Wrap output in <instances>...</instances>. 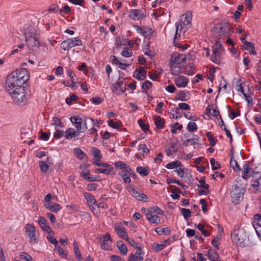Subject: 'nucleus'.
Returning <instances> with one entry per match:
<instances>
[{
    "instance_id": "obj_1",
    "label": "nucleus",
    "mask_w": 261,
    "mask_h": 261,
    "mask_svg": "<svg viewBox=\"0 0 261 261\" xmlns=\"http://www.w3.org/2000/svg\"><path fill=\"white\" fill-rule=\"evenodd\" d=\"M30 73L26 69H16L7 76L5 84L6 90H12L15 86H22L28 81Z\"/></svg>"
},
{
    "instance_id": "obj_2",
    "label": "nucleus",
    "mask_w": 261,
    "mask_h": 261,
    "mask_svg": "<svg viewBox=\"0 0 261 261\" xmlns=\"http://www.w3.org/2000/svg\"><path fill=\"white\" fill-rule=\"evenodd\" d=\"M233 32L232 24L229 22L225 21L215 24L211 30L212 36L217 40L228 37Z\"/></svg>"
},
{
    "instance_id": "obj_3",
    "label": "nucleus",
    "mask_w": 261,
    "mask_h": 261,
    "mask_svg": "<svg viewBox=\"0 0 261 261\" xmlns=\"http://www.w3.org/2000/svg\"><path fill=\"white\" fill-rule=\"evenodd\" d=\"M8 91L16 104L24 105L25 103L27 97L24 86H15L12 90Z\"/></svg>"
},
{
    "instance_id": "obj_4",
    "label": "nucleus",
    "mask_w": 261,
    "mask_h": 261,
    "mask_svg": "<svg viewBox=\"0 0 261 261\" xmlns=\"http://www.w3.org/2000/svg\"><path fill=\"white\" fill-rule=\"evenodd\" d=\"M236 182L239 184V180L236 179ZM245 190L239 184L232 185L230 191L231 201L234 204H239L243 199Z\"/></svg>"
},
{
    "instance_id": "obj_5",
    "label": "nucleus",
    "mask_w": 261,
    "mask_h": 261,
    "mask_svg": "<svg viewBox=\"0 0 261 261\" xmlns=\"http://www.w3.org/2000/svg\"><path fill=\"white\" fill-rule=\"evenodd\" d=\"M224 51L223 45L219 41H216L212 46V56L211 61L214 63L220 65L222 61V54Z\"/></svg>"
},
{
    "instance_id": "obj_6",
    "label": "nucleus",
    "mask_w": 261,
    "mask_h": 261,
    "mask_svg": "<svg viewBox=\"0 0 261 261\" xmlns=\"http://www.w3.org/2000/svg\"><path fill=\"white\" fill-rule=\"evenodd\" d=\"M25 230L30 239V242L37 244L39 241V233L36 230L35 226L33 224L28 223L25 226Z\"/></svg>"
},
{
    "instance_id": "obj_7",
    "label": "nucleus",
    "mask_w": 261,
    "mask_h": 261,
    "mask_svg": "<svg viewBox=\"0 0 261 261\" xmlns=\"http://www.w3.org/2000/svg\"><path fill=\"white\" fill-rule=\"evenodd\" d=\"M246 236L243 237L242 234L240 232L234 231L231 234V239L232 242L235 243L238 246L241 247H245L248 244L246 242Z\"/></svg>"
},
{
    "instance_id": "obj_8",
    "label": "nucleus",
    "mask_w": 261,
    "mask_h": 261,
    "mask_svg": "<svg viewBox=\"0 0 261 261\" xmlns=\"http://www.w3.org/2000/svg\"><path fill=\"white\" fill-rule=\"evenodd\" d=\"M251 186L254 192H261V172H256L255 175H253Z\"/></svg>"
},
{
    "instance_id": "obj_9",
    "label": "nucleus",
    "mask_w": 261,
    "mask_h": 261,
    "mask_svg": "<svg viewBox=\"0 0 261 261\" xmlns=\"http://www.w3.org/2000/svg\"><path fill=\"white\" fill-rule=\"evenodd\" d=\"M25 42L29 49L32 50L38 48L40 45L39 36H35L34 37L27 39Z\"/></svg>"
},
{
    "instance_id": "obj_10",
    "label": "nucleus",
    "mask_w": 261,
    "mask_h": 261,
    "mask_svg": "<svg viewBox=\"0 0 261 261\" xmlns=\"http://www.w3.org/2000/svg\"><path fill=\"white\" fill-rule=\"evenodd\" d=\"M127 190L133 197L138 199L139 200H142L143 199L147 200L148 199L146 195L136 190L133 186L128 185Z\"/></svg>"
},
{
    "instance_id": "obj_11",
    "label": "nucleus",
    "mask_w": 261,
    "mask_h": 261,
    "mask_svg": "<svg viewBox=\"0 0 261 261\" xmlns=\"http://www.w3.org/2000/svg\"><path fill=\"white\" fill-rule=\"evenodd\" d=\"M256 173L249 164L246 163L243 165L242 176L243 179L247 180L252 176L253 177V175H255Z\"/></svg>"
},
{
    "instance_id": "obj_12",
    "label": "nucleus",
    "mask_w": 261,
    "mask_h": 261,
    "mask_svg": "<svg viewBox=\"0 0 261 261\" xmlns=\"http://www.w3.org/2000/svg\"><path fill=\"white\" fill-rule=\"evenodd\" d=\"M123 81L119 78L118 81L113 86L112 90L113 92H115L116 94H121L123 93L126 90L125 84L123 87Z\"/></svg>"
},
{
    "instance_id": "obj_13",
    "label": "nucleus",
    "mask_w": 261,
    "mask_h": 261,
    "mask_svg": "<svg viewBox=\"0 0 261 261\" xmlns=\"http://www.w3.org/2000/svg\"><path fill=\"white\" fill-rule=\"evenodd\" d=\"M186 61V57L182 54H173L172 55L170 63L175 65H180Z\"/></svg>"
},
{
    "instance_id": "obj_14",
    "label": "nucleus",
    "mask_w": 261,
    "mask_h": 261,
    "mask_svg": "<svg viewBox=\"0 0 261 261\" xmlns=\"http://www.w3.org/2000/svg\"><path fill=\"white\" fill-rule=\"evenodd\" d=\"M38 223L39 224L41 228L49 234H54V231L47 224V221L44 217L39 216L38 218Z\"/></svg>"
},
{
    "instance_id": "obj_15",
    "label": "nucleus",
    "mask_w": 261,
    "mask_h": 261,
    "mask_svg": "<svg viewBox=\"0 0 261 261\" xmlns=\"http://www.w3.org/2000/svg\"><path fill=\"white\" fill-rule=\"evenodd\" d=\"M70 120L72 123L75 124L76 130L81 132L82 119L79 116H73L70 118Z\"/></svg>"
},
{
    "instance_id": "obj_16",
    "label": "nucleus",
    "mask_w": 261,
    "mask_h": 261,
    "mask_svg": "<svg viewBox=\"0 0 261 261\" xmlns=\"http://www.w3.org/2000/svg\"><path fill=\"white\" fill-rule=\"evenodd\" d=\"M25 39L34 37L35 36H39L36 30L32 26L28 27L24 32Z\"/></svg>"
},
{
    "instance_id": "obj_17",
    "label": "nucleus",
    "mask_w": 261,
    "mask_h": 261,
    "mask_svg": "<svg viewBox=\"0 0 261 261\" xmlns=\"http://www.w3.org/2000/svg\"><path fill=\"white\" fill-rule=\"evenodd\" d=\"M188 79L182 75H179L175 80V83L178 87H185L188 84Z\"/></svg>"
},
{
    "instance_id": "obj_18",
    "label": "nucleus",
    "mask_w": 261,
    "mask_h": 261,
    "mask_svg": "<svg viewBox=\"0 0 261 261\" xmlns=\"http://www.w3.org/2000/svg\"><path fill=\"white\" fill-rule=\"evenodd\" d=\"M146 15V10L144 8H141L140 9L130 10L129 11L128 16H145Z\"/></svg>"
},
{
    "instance_id": "obj_19",
    "label": "nucleus",
    "mask_w": 261,
    "mask_h": 261,
    "mask_svg": "<svg viewBox=\"0 0 261 261\" xmlns=\"http://www.w3.org/2000/svg\"><path fill=\"white\" fill-rule=\"evenodd\" d=\"M90 170H88L86 172L84 171L80 173V175L83 177L85 180L89 181H100V180L97 179L96 177H93V176L90 175Z\"/></svg>"
},
{
    "instance_id": "obj_20",
    "label": "nucleus",
    "mask_w": 261,
    "mask_h": 261,
    "mask_svg": "<svg viewBox=\"0 0 261 261\" xmlns=\"http://www.w3.org/2000/svg\"><path fill=\"white\" fill-rule=\"evenodd\" d=\"M45 207L51 212L57 213L61 210V206L59 204L53 202L51 205L49 203L45 204Z\"/></svg>"
},
{
    "instance_id": "obj_21",
    "label": "nucleus",
    "mask_w": 261,
    "mask_h": 261,
    "mask_svg": "<svg viewBox=\"0 0 261 261\" xmlns=\"http://www.w3.org/2000/svg\"><path fill=\"white\" fill-rule=\"evenodd\" d=\"M115 229L118 235L123 239H128L127 233L124 227L116 226Z\"/></svg>"
},
{
    "instance_id": "obj_22",
    "label": "nucleus",
    "mask_w": 261,
    "mask_h": 261,
    "mask_svg": "<svg viewBox=\"0 0 261 261\" xmlns=\"http://www.w3.org/2000/svg\"><path fill=\"white\" fill-rule=\"evenodd\" d=\"M169 66L171 69V73L173 75H177L181 73V69L182 67L181 65L169 63Z\"/></svg>"
},
{
    "instance_id": "obj_23",
    "label": "nucleus",
    "mask_w": 261,
    "mask_h": 261,
    "mask_svg": "<svg viewBox=\"0 0 261 261\" xmlns=\"http://www.w3.org/2000/svg\"><path fill=\"white\" fill-rule=\"evenodd\" d=\"M155 124L157 129H163L165 127V120L160 116L155 117Z\"/></svg>"
},
{
    "instance_id": "obj_24",
    "label": "nucleus",
    "mask_w": 261,
    "mask_h": 261,
    "mask_svg": "<svg viewBox=\"0 0 261 261\" xmlns=\"http://www.w3.org/2000/svg\"><path fill=\"white\" fill-rule=\"evenodd\" d=\"M73 250L76 258L79 261L83 260L84 258L81 254L77 242L74 241L73 242Z\"/></svg>"
},
{
    "instance_id": "obj_25",
    "label": "nucleus",
    "mask_w": 261,
    "mask_h": 261,
    "mask_svg": "<svg viewBox=\"0 0 261 261\" xmlns=\"http://www.w3.org/2000/svg\"><path fill=\"white\" fill-rule=\"evenodd\" d=\"M116 246L122 255H125L126 254L127 252V248L123 241H118L117 242Z\"/></svg>"
},
{
    "instance_id": "obj_26",
    "label": "nucleus",
    "mask_w": 261,
    "mask_h": 261,
    "mask_svg": "<svg viewBox=\"0 0 261 261\" xmlns=\"http://www.w3.org/2000/svg\"><path fill=\"white\" fill-rule=\"evenodd\" d=\"M208 258L211 261L219 258L218 253L215 250L209 249L207 251Z\"/></svg>"
},
{
    "instance_id": "obj_27",
    "label": "nucleus",
    "mask_w": 261,
    "mask_h": 261,
    "mask_svg": "<svg viewBox=\"0 0 261 261\" xmlns=\"http://www.w3.org/2000/svg\"><path fill=\"white\" fill-rule=\"evenodd\" d=\"M137 80H143L146 77V70L145 69V68L140 67L138 70V73L136 75V76H134Z\"/></svg>"
},
{
    "instance_id": "obj_28",
    "label": "nucleus",
    "mask_w": 261,
    "mask_h": 261,
    "mask_svg": "<svg viewBox=\"0 0 261 261\" xmlns=\"http://www.w3.org/2000/svg\"><path fill=\"white\" fill-rule=\"evenodd\" d=\"M74 153L76 157L80 160H84L85 158L88 159L86 154L80 148H75L73 149Z\"/></svg>"
},
{
    "instance_id": "obj_29",
    "label": "nucleus",
    "mask_w": 261,
    "mask_h": 261,
    "mask_svg": "<svg viewBox=\"0 0 261 261\" xmlns=\"http://www.w3.org/2000/svg\"><path fill=\"white\" fill-rule=\"evenodd\" d=\"M68 40H69V46L70 48L76 46H81L82 44V41L79 37L70 38L68 39Z\"/></svg>"
},
{
    "instance_id": "obj_30",
    "label": "nucleus",
    "mask_w": 261,
    "mask_h": 261,
    "mask_svg": "<svg viewBox=\"0 0 261 261\" xmlns=\"http://www.w3.org/2000/svg\"><path fill=\"white\" fill-rule=\"evenodd\" d=\"M84 195L87 199L88 204H95L97 203V201L94 198V197L90 193L85 192Z\"/></svg>"
},
{
    "instance_id": "obj_31",
    "label": "nucleus",
    "mask_w": 261,
    "mask_h": 261,
    "mask_svg": "<svg viewBox=\"0 0 261 261\" xmlns=\"http://www.w3.org/2000/svg\"><path fill=\"white\" fill-rule=\"evenodd\" d=\"M64 133V137L66 139H71L75 137L74 129L72 128H67Z\"/></svg>"
},
{
    "instance_id": "obj_32",
    "label": "nucleus",
    "mask_w": 261,
    "mask_h": 261,
    "mask_svg": "<svg viewBox=\"0 0 261 261\" xmlns=\"http://www.w3.org/2000/svg\"><path fill=\"white\" fill-rule=\"evenodd\" d=\"M187 95L185 91L180 90L179 93L175 96V98L176 100H180L181 101H187L189 98H186Z\"/></svg>"
},
{
    "instance_id": "obj_33",
    "label": "nucleus",
    "mask_w": 261,
    "mask_h": 261,
    "mask_svg": "<svg viewBox=\"0 0 261 261\" xmlns=\"http://www.w3.org/2000/svg\"><path fill=\"white\" fill-rule=\"evenodd\" d=\"M195 137H196L194 138H191L186 140V141H184V144L186 146H188V143L189 142H191L192 145H195V144H199V143L198 142L199 141L200 138L196 135L195 136Z\"/></svg>"
},
{
    "instance_id": "obj_34",
    "label": "nucleus",
    "mask_w": 261,
    "mask_h": 261,
    "mask_svg": "<svg viewBox=\"0 0 261 261\" xmlns=\"http://www.w3.org/2000/svg\"><path fill=\"white\" fill-rule=\"evenodd\" d=\"M142 91L145 93H147V91L152 87V84L149 81L146 80L142 83Z\"/></svg>"
},
{
    "instance_id": "obj_35",
    "label": "nucleus",
    "mask_w": 261,
    "mask_h": 261,
    "mask_svg": "<svg viewBox=\"0 0 261 261\" xmlns=\"http://www.w3.org/2000/svg\"><path fill=\"white\" fill-rule=\"evenodd\" d=\"M192 21V17H183L180 19V25L181 28L186 27V29L189 28L187 26L191 23Z\"/></svg>"
},
{
    "instance_id": "obj_36",
    "label": "nucleus",
    "mask_w": 261,
    "mask_h": 261,
    "mask_svg": "<svg viewBox=\"0 0 261 261\" xmlns=\"http://www.w3.org/2000/svg\"><path fill=\"white\" fill-rule=\"evenodd\" d=\"M230 165L233 168V170L236 172H240L242 170L238 162L234 159V158L230 159Z\"/></svg>"
},
{
    "instance_id": "obj_37",
    "label": "nucleus",
    "mask_w": 261,
    "mask_h": 261,
    "mask_svg": "<svg viewBox=\"0 0 261 261\" xmlns=\"http://www.w3.org/2000/svg\"><path fill=\"white\" fill-rule=\"evenodd\" d=\"M136 171L139 173L142 176H147L149 174V171L147 170L145 167L142 166H138L137 167Z\"/></svg>"
},
{
    "instance_id": "obj_38",
    "label": "nucleus",
    "mask_w": 261,
    "mask_h": 261,
    "mask_svg": "<svg viewBox=\"0 0 261 261\" xmlns=\"http://www.w3.org/2000/svg\"><path fill=\"white\" fill-rule=\"evenodd\" d=\"M118 174L122 177L125 184H129L130 182V178L128 176L127 172H125V170L119 172Z\"/></svg>"
},
{
    "instance_id": "obj_39",
    "label": "nucleus",
    "mask_w": 261,
    "mask_h": 261,
    "mask_svg": "<svg viewBox=\"0 0 261 261\" xmlns=\"http://www.w3.org/2000/svg\"><path fill=\"white\" fill-rule=\"evenodd\" d=\"M170 127L172 128L171 129V132L173 134H175L177 133V129L181 130L182 128V125L179 124L178 122L175 123L174 124H171Z\"/></svg>"
},
{
    "instance_id": "obj_40",
    "label": "nucleus",
    "mask_w": 261,
    "mask_h": 261,
    "mask_svg": "<svg viewBox=\"0 0 261 261\" xmlns=\"http://www.w3.org/2000/svg\"><path fill=\"white\" fill-rule=\"evenodd\" d=\"M181 165V163L179 161H175L168 163L166 167L168 169H174L179 167Z\"/></svg>"
},
{
    "instance_id": "obj_41",
    "label": "nucleus",
    "mask_w": 261,
    "mask_h": 261,
    "mask_svg": "<svg viewBox=\"0 0 261 261\" xmlns=\"http://www.w3.org/2000/svg\"><path fill=\"white\" fill-rule=\"evenodd\" d=\"M166 247L165 244H159L158 243H153L151 245V248L154 252H158L162 250Z\"/></svg>"
},
{
    "instance_id": "obj_42",
    "label": "nucleus",
    "mask_w": 261,
    "mask_h": 261,
    "mask_svg": "<svg viewBox=\"0 0 261 261\" xmlns=\"http://www.w3.org/2000/svg\"><path fill=\"white\" fill-rule=\"evenodd\" d=\"M138 123L143 132H146L149 130V126L148 124H146L144 123V120L140 119L138 120Z\"/></svg>"
},
{
    "instance_id": "obj_43",
    "label": "nucleus",
    "mask_w": 261,
    "mask_h": 261,
    "mask_svg": "<svg viewBox=\"0 0 261 261\" xmlns=\"http://www.w3.org/2000/svg\"><path fill=\"white\" fill-rule=\"evenodd\" d=\"M180 211L182 215L186 220H188L191 216V212L189 209L181 208H180Z\"/></svg>"
},
{
    "instance_id": "obj_44",
    "label": "nucleus",
    "mask_w": 261,
    "mask_h": 261,
    "mask_svg": "<svg viewBox=\"0 0 261 261\" xmlns=\"http://www.w3.org/2000/svg\"><path fill=\"white\" fill-rule=\"evenodd\" d=\"M197 227L205 237H208L211 235V233L204 229V225L202 223H199Z\"/></svg>"
},
{
    "instance_id": "obj_45",
    "label": "nucleus",
    "mask_w": 261,
    "mask_h": 261,
    "mask_svg": "<svg viewBox=\"0 0 261 261\" xmlns=\"http://www.w3.org/2000/svg\"><path fill=\"white\" fill-rule=\"evenodd\" d=\"M108 125L113 128L117 129L121 125V122L119 121L118 122H114L112 119H109L108 121Z\"/></svg>"
},
{
    "instance_id": "obj_46",
    "label": "nucleus",
    "mask_w": 261,
    "mask_h": 261,
    "mask_svg": "<svg viewBox=\"0 0 261 261\" xmlns=\"http://www.w3.org/2000/svg\"><path fill=\"white\" fill-rule=\"evenodd\" d=\"M198 128L196 123L194 122H190L187 125V129L190 132H193Z\"/></svg>"
},
{
    "instance_id": "obj_47",
    "label": "nucleus",
    "mask_w": 261,
    "mask_h": 261,
    "mask_svg": "<svg viewBox=\"0 0 261 261\" xmlns=\"http://www.w3.org/2000/svg\"><path fill=\"white\" fill-rule=\"evenodd\" d=\"M121 55L124 57L128 58L132 56L133 52L132 50H130L128 47H125L123 48L121 52Z\"/></svg>"
},
{
    "instance_id": "obj_48",
    "label": "nucleus",
    "mask_w": 261,
    "mask_h": 261,
    "mask_svg": "<svg viewBox=\"0 0 261 261\" xmlns=\"http://www.w3.org/2000/svg\"><path fill=\"white\" fill-rule=\"evenodd\" d=\"M199 182L200 185H197V186L200 188H204L205 190L209 189V185L205 183V177H201L199 180Z\"/></svg>"
},
{
    "instance_id": "obj_49",
    "label": "nucleus",
    "mask_w": 261,
    "mask_h": 261,
    "mask_svg": "<svg viewBox=\"0 0 261 261\" xmlns=\"http://www.w3.org/2000/svg\"><path fill=\"white\" fill-rule=\"evenodd\" d=\"M210 163L212 165V168L213 170H216L221 168V165L218 162H216L215 160L213 158L210 160Z\"/></svg>"
},
{
    "instance_id": "obj_50",
    "label": "nucleus",
    "mask_w": 261,
    "mask_h": 261,
    "mask_svg": "<svg viewBox=\"0 0 261 261\" xmlns=\"http://www.w3.org/2000/svg\"><path fill=\"white\" fill-rule=\"evenodd\" d=\"M114 166H115L116 168H121V169L123 170V171H124V170L125 171L126 169L128 166V165L126 164L125 163L121 162V161L116 162L114 164Z\"/></svg>"
},
{
    "instance_id": "obj_51",
    "label": "nucleus",
    "mask_w": 261,
    "mask_h": 261,
    "mask_svg": "<svg viewBox=\"0 0 261 261\" xmlns=\"http://www.w3.org/2000/svg\"><path fill=\"white\" fill-rule=\"evenodd\" d=\"M100 247L105 250H111L112 246L108 242H102L100 244Z\"/></svg>"
},
{
    "instance_id": "obj_52",
    "label": "nucleus",
    "mask_w": 261,
    "mask_h": 261,
    "mask_svg": "<svg viewBox=\"0 0 261 261\" xmlns=\"http://www.w3.org/2000/svg\"><path fill=\"white\" fill-rule=\"evenodd\" d=\"M61 47L64 50H68L71 48L69 46V40L67 39L63 41L61 44Z\"/></svg>"
},
{
    "instance_id": "obj_53",
    "label": "nucleus",
    "mask_w": 261,
    "mask_h": 261,
    "mask_svg": "<svg viewBox=\"0 0 261 261\" xmlns=\"http://www.w3.org/2000/svg\"><path fill=\"white\" fill-rule=\"evenodd\" d=\"M54 123L51 124L55 125L56 127H62L63 124L61 121V120L58 117H54L53 119Z\"/></svg>"
},
{
    "instance_id": "obj_54",
    "label": "nucleus",
    "mask_w": 261,
    "mask_h": 261,
    "mask_svg": "<svg viewBox=\"0 0 261 261\" xmlns=\"http://www.w3.org/2000/svg\"><path fill=\"white\" fill-rule=\"evenodd\" d=\"M92 154L94 156V158L101 159L102 158V155L100 154V151L99 149L96 148H92Z\"/></svg>"
},
{
    "instance_id": "obj_55",
    "label": "nucleus",
    "mask_w": 261,
    "mask_h": 261,
    "mask_svg": "<svg viewBox=\"0 0 261 261\" xmlns=\"http://www.w3.org/2000/svg\"><path fill=\"white\" fill-rule=\"evenodd\" d=\"M67 74L71 79V81H75L76 79L75 74L72 71L70 68H68L66 70Z\"/></svg>"
},
{
    "instance_id": "obj_56",
    "label": "nucleus",
    "mask_w": 261,
    "mask_h": 261,
    "mask_svg": "<svg viewBox=\"0 0 261 261\" xmlns=\"http://www.w3.org/2000/svg\"><path fill=\"white\" fill-rule=\"evenodd\" d=\"M101 173L107 175H114L115 174V171L111 168L110 169L101 168Z\"/></svg>"
},
{
    "instance_id": "obj_57",
    "label": "nucleus",
    "mask_w": 261,
    "mask_h": 261,
    "mask_svg": "<svg viewBox=\"0 0 261 261\" xmlns=\"http://www.w3.org/2000/svg\"><path fill=\"white\" fill-rule=\"evenodd\" d=\"M91 101L95 105H99L103 101V99L100 97H93L91 98Z\"/></svg>"
},
{
    "instance_id": "obj_58",
    "label": "nucleus",
    "mask_w": 261,
    "mask_h": 261,
    "mask_svg": "<svg viewBox=\"0 0 261 261\" xmlns=\"http://www.w3.org/2000/svg\"><path fill=\"white\" fill-rule=\"evenodd\" d=\"M152 213H155L158 215H163L164 212L158 206H152L150 208Z\"/></svg>"
},
{
    "instance_id": "obj_59",
    "label": "nucleus",
    "mask_w": 261,
    "mask_h": 261,
    "mask_svg": "<svg viewBox=\"0 0 261 261\" xmlns=\"http://www.w3.org/2000/svg\"><path fill=\"white\" fill-rule=\"evenodd\" d=\"M77 98V96L75 94H72L69 97H67L66 98V102L68 105H71L73 101L75 100Z\"/></svg>"
},
{
    "instance_id": "obj_60",
    "label": "nucleus",
    "mask_w": 261,
    "mask_h": 261,
    "mask_svg": "<svg viewBox=\"0 0 261 261\" xmlns=\"http://www.w3.org/2000/svg\"><path fill=\"white\" fill-rule=\"evenodd\" d=\"M152 29L149 28H146L145 27H142V30L141 31L140 33L143 35H147L148 34H150L151 33Z\"/></svg>"
},
{
    "instance_id": "obj_61",
    "label": "nucleus",
    "mask_w": 261,
    "mask_h": 261,
    "mask_svg": "<svg viewBox=\"0 0 261 261\" xmlns=\"http://www.w3.org/2000/svg\"><path fill=\"white\" fill-rule=\"evenodd\" d=\"M64 132L62 130H57L54 134V137L56 139H59L64 136Z\"/></svg>"
},
{
    "instance_id": "obj_62",
    "label": "nucleus",
    "mask_w": 261,
    "mask_h": 261,
    "mask_svg": "<svg viewBox=\"0 0 261 261\" xmlns=\"http://www.w3.org/2000/svg\"><path fill=\"white\" fill-rule=\"evenodd\" d=\"M220 240V238H219L218 237H214L212 239V242H211L212 245L214 247H215L218 250H219V245L217 244V242L219 241Z\"/></svg>"
},
{
    "instance_id": "obj_63",
    "label": "nucleus",
    "mask_w": 261,
    "mask_h": 261,
    "mask_svg": "<svg viewBox=\"0 0 261 261\" xmlns=\"http://www.w3.org/2000/svg\"><path fill=\"white\" fill-rule=\"evenodd\" d=\"M40 166L41 171L45 173L48 169L49 166L47 164L44 163L43 161L40 162Z\"/></svg>"
},
{
    "instance_id": "obj_64",
    "label": "nucleus",
    "mask_w": 261,
    "mask_h": 261,
    "mask_svg": "<svg viewBox=\"0 0 261 261\" xmlns=\"http://www.w3.org/2000/svg\"><path fill=\"white\" fill-rule=\"evenodd\" d=\"M179 110H190V106L186 103H180L178 105Z\"/></svg>"
}]
</instances>
